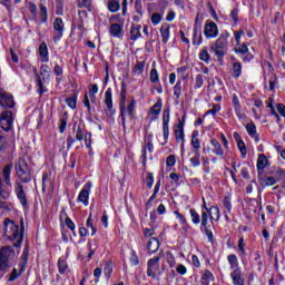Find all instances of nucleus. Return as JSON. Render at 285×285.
<instances>
[{
  "mask_svg": "<svg viewBox=\"0 0 285 285\" xmlns=\"http://www.w3.org/2000/svg\"><path fill=\"white\" fill-rule=\"evenodd\" d=\"M163 135H164L165 144H168V137L170 136V129L168 127V119L165 120V122L163 124Z\"/></svg>",
  "mask_w": 285,
  "mask_h": 285,
  "instance_id": "49",
  "label": "nucleus"
},
{
  "mask_svg": "<svg viewBox=\"0 0 285 285\" xmlns=\"http://www.w3.org/2000/svg\"><path fill=\"white\" fill-rule=\"evenodd\" d=\"M161 261V254L159 256H155L147 262V277H151V279H157L159 282V277H161V271L159 269V262Z\"/></svg>",
  "mask_w": 285,
  "mask_h": 285,
  "instance_id": "4",
  "label": "nucleus"
},
{
  "mask_svg": "<svg viewBox=\"0 0 285 285\" xmlns=\"http://www.w3.org/2000/svg\"><path fill=\"white\" fill-rule=\"evenodd\" d=\"M246 130L249 137H252V139H254L256 144H259V135L257 134V126H255V124L253 122H249L246 125Z\"/></svg>",
  "mask_w": 285,
  "mask_h": 285,
  "instance_id": "24",
  "label": "nucleus"
},
{
  "mask_svg": "<svg viewBox=\"0 0 285 285\" xmlns=\"http://www.w3.org/2000/svg\"><path fill=\"white\" fill-rule=\"evenodd\" d=\"M16 195L23 208L28 206V198L26 197V191L23 190V185L21 183H17Z\"/></svg>",
  "mask_w": 285,
  "mask_h": 285,
  "instance_id": "18",
  "label": "nucleus"
},
{
  "mask_svg": "<svg viewBox=\"0 0 285 285\" xmlns=\"http://www.w3.org/2000/svg\"><path fill=\"white\" fill-rule=\"evenodd\" d=\"M209 213H210V219H214L215 222H219L222 214L219 212V207H210L209 208Z\"/></svg>",
  "mask_w": 285,
  "mask_h": 285,
  "instance_id": "41",
  "label": "nucleus"
},
{
  "mask_svg": "<svg viewBox=\"0 0 285 285\" xmlns=\"http://www.w3.org/2000/svg\"><path fill=\"white\" fill-rule=\"evenodd\" d=\"M232 101L236 117H238V119H246V114L242 111V104H239V98L237 97V95H233Z\"/></svg>",
  "mask_w": 285,
  "mask_h": 285,
  "instance_id": "19",
  "label": "nucleus"
},
{
  "mask_svg": "<svg viewBox=\"0 0 285 285\" xmlns=\"http://www.w3.org/2000/svg\"><path fill=\"white\" fill-rule=\"evenodd\" d=\"M135 11L139 17H144V6L141 4V0L135 1Z\"/></svg>",
  "mask_w": 285,
  "mask_h": 285,
  "instance_id": "58",
  "label": "nucleus"
},
{
  "mask_svg": "<svg viewBox=\"0 0 285 285\" xmlns=\"http://www.w3.org/2000/svg\"><path fill=\"white\" fill-rule=\"evenodd\" d=\"M256 166H257L258 175H262V173H264V168L268 166V158H266V155L261 154L258 156Z\"/></svg>",
  "mask_w": 285,
  "mask_h": 285,
  "instance_id": "27",
  "label": "nucleus"
},
{
  "mask_svg": "<svg viewBox=\"0 0 285 285\" xmlns=\"http://www.w3.org/2000/svg\"><path fill=\"white\" fill-rule=\"evenodd\" d=\"M33 75H35V80H36L39 95H43V92H48V88L43 86V80L41 79V75H39V72L37 71V68H33Z\"/></svg>",
  "mask_w": 285,
  "mask_h": 285,
  "instance_id": "20",
  "label": "nucleus"
},
{
  "mask_svg": "<svg viewBox=\"0 0 285 285\" xmlns=\"http://www.w3.org/2000/svg\"><path fill=\"white\" fill-rule=\"evenodd\" d=\"M265 186H275L277 184V179L274 176H268L264 180Z\"/></svg>",
  "mask_w": 285,
  "mask_h": 285,
  "instance_id": "63",
  "label": "nucleus"
},
{
  "mask_svg": "<svg viewBox=\"0 0 285 285\" xmlns=\"http://www.w3.org/2000/svg\"><path fill=\"white\" fill-rule=\"evenodd\" d=\"M164 12L159 10V12H155L151 14V23L153 26H159V23H161V20L164 19Z\"/></svg>",
  "mask_w": 285,
  "mask_h": 285,
  "instance_id": "36",
  "label": "nucleus"
},
{
  "mask_svg": "<svg viewBox=\"0 0 285 285\" xmlns=\"http://www.w3.org/2000/svg\"><path fill=\"white\" fill-rule=\"evenodd\" d=\"M145 147L142 148V157L146 158V148L149 153H153V150H155V146H153V136H149L146 140H145Z\"/></svg>",
  "mask_w": 285,
  "mask_h": 285,
  "instance_id": "38",
  "label": "nucleus"
},
{
  "mask_svg": "<svg viewBox=\"0 0 285 285\" xmlns=\"http://www.w3.org/2000/svg\"><path fill=\"white\" fill-rule=\"evenodd\" d=\"M199 59L200 61H204V63H210L213 59L210 58V53L208 52V47H203V49L199 52Z\"/></svg>",
  "mask_w": 285,
  "mask_h": 285,
  "instance_id": "30",
  "label": "nucleus"
},
{
  "mask_svg": "<svg viewBox=\"0 0 285 285\" xmlns=\"http://www.w3.org/2000/svg\"><path fill=\"white\" fill-rule=\"evenodd\" d=\"M227 262L229 264L230 271H242V266H239V259L237 258V255L230 254L227 256Z\"/></svg>",
  "mask_w": 285,
  "mask_h": 285,
  "instance_id": "23",
  "label": "nucleus"
},
{
  "mask_svg": "<svg viewBox=\"0 0 285 285\" xmlns=\"http://www.w3.org/2000/svg\"><path fill=\"white\" fill-rule=\"evenodd\" d=\"M105 106L107 108V115L112 117L115 115V108L112 107V88H108L105 92Z\"/></svg>",
  "mask_w": 285,
  "mask_h": 285,
  "instance_id": "13",
  "label": "nucleus"
},
{
  "mask_svg": "<svg viewBox=\"0 0 285 285\" xmlns=\"http://www.w3.org/2000/svg\"><path fill=\"white\" fill-rule=\"evenodd\" d=\"M2 180L6 186L12 187V164H7L2 169Z\"/></svg>",
  "mask_w": 285,
  "mask_h": 285,
  "instance_id": "17",
  "label": "nucleus"
},
{
  "mask_svg": "<svg viewBox=\"0 0 285 285\" xmlns=\"http://www.w3.org/2000/svg\"><path fill=\"white\" fill-rule=\"evenodd\" d=\"M4 236L7 239L13 242V246L19 248V246H21V242H23V229L19 230L17 224L9 218L4 220Z\"/></svg>",
  "mask_w": 285,
  "mask_h": 285,
  "instance_id": "1",
  "label": "nucleus"
},
{
  "mask_svg": "<svg viewBox=\"0 0 285 285\" xmlns=\"http://www.w3.org/2000/svg\"><path fill=\"white\" fill-rule=\"evenodd\" d=\"M163 108L161 98L157 100V102L151 107V115H160Z\"/></svg>",
  "mask_w": 285,
  "mask_h": 285,
  "instance_id": "44",
  "label": "nucleus"
},
{
  "mask_svg": "<svg viewBox=\"0 0 285 285\" xmlns=\"http://www.w3.org/2000/svg\"><path fill=\"white\" fill-rule=\"evenodd\" d=\"M14 118L12 117V111L7 110L6 112L0 115V128L6 132L12 130V124Z\"/></svg>",
  "mask_w": 285,
  "mask_h": 285,
  "instance_id": "6",
  "label": "nucleus"
},
{
  "mask_svg": "<svg viewBox=\"0 0 285 285\" xmlns=\"http://www.w3.org/2000/svg\"><path fill=\"white\" fill-rule=\"evenodd\" d=\"M191 146H193L194 150H199L202 148L199 138H197V136H195V132L193 134V137H191Z\"/></svg>",
  "mask_w": 285,
  "mask_h": 285,
  "instance_id": "61",
  "label": "nucleus"
},
{
  "mask_svg": "<svg viewBox=\"0 0 285 285\" xmlns=\"http://www.w3.org/2000/svg\"><path fill=\"white\" fill-rule=\"evenodd\" d=\"M244 246V237H240L238 240V252L240 257H246V249Z\"/></svg>",
  "mask_w": 285,
  "mask_h": 285,
  "instance_id": "59",
  "label": "nucleus"
},
{
  "mask_svg": "<svg viewBox=\"0 0 285 285\" xmlns=\"http://www.w3.org/2000/svg\"><path fill=\"white\" fill-rule=\"evenodd\" d=\"M39 56H40V61L42 63H48L50 61V56L48 52V45L46 42H41L39 46Z\"/></svg>",
  "mask_w": 285,
  "mask_h": 285,
  "instance_id": "22",
  "label": "nucleus"
},
{
  "mask_svg": "<svg viewBox=\"0 0 285 285\" xmlns=\"http://www.w3.org/2000/svg\"><path fill=\"white\" fill-rule=\"evenodd\" d=\"M238 150L243 157V159H246V155L248 154V149L246 148V144L244 140H238L237 141Z\"/></svg>",
  "mask_w": 285,
  "mask_h": 285,
  "instance_id": "43",
  "label": "nucleus"
},
{
  "mask_svg": "<svg viewBox=\"0 0 285 285\" xmlns=\"http://www.w3.org/2000/svg\"><path fill=\"white\" fill-rule=\"evenodd\" d=\"M149 81L151 83H159V72H157V69L154 68L149 72Z\"/></svg>",
  "mask_w": 285,
  "mask_h": 285,
  "instance_id": "47",
  "label": "nucleus"
},
{
  "mask_svg": "<svg viewBox=\"0 0 285 285\" xmlns=\"http://www.w3.org/2000/svg\"><path fill=\"white\" fill-rule=\"evenodd\" d=\"M219 110H222V107L219 105H214L212 109L206 111V115H213V117H215Z\"/></svg>",
  "mask_w": 285,
  "mask_h": 285,
  "instance_id": "64",
  "label": "nucleus"
},
{
  "mask_svg": "<svg viewBox=\"0 0 285 285\" xmlns=\"http://www.w3.org/2000/svg\"><path fill=\"white\" fill-rule=\"evenodd\" d=\"M141 26L131 27L130 29V40L137 41V39H140L141 37Z\"/></svg>",
  "mask_w": 285,
  "mask_h": 285,
  "instance_id": "34",
  "label": "nucleus"
},
{
  "mask_svg": "<svg viewBox=\"0 0 285 285\" xmlns=\"http://www.w3.org/2000/svg\"><path fill=\"white\" fill-rule=\"evenodd\" d=\"M14 170L17 177H19L20 181L23 184H28L32 181V171L30 170V166L23 158H19V160L14 165Z\"/></svg>",
  "mask_w": 285,
  "mask_h": 285,
  "instance_id": "3",
  "label": "nucleus"
},
{
  "mask_svg": "<svg viewBox=\"0 0 285 285\" xmlns=\"http://www.w3.org/2000/svg\"><path fill=\"white\" fill-rule=\"evenodd\" d=\"M155 184V177L153 176V173H148L146 177V186L147 188H153V185Z\"/></svg>",
  "mask_w": 285,
  "mask_h": 285,
  "instance_id": "62",
  "label": "nucleus"
},
{
  "mask_svg": "<svg viewBox=\"0 0 285 285\" xmlns=\"http://www.w3.org/2000/svg\"><path fill=\"white\" fill-rule=\"evenodd\" d=\"M121 102H120V117L124 130H126V85H122L120 92Z\"/></svg>",
  "mask_w": 285,
  "mask_h": 285,
  "instance_id": "14",
  "label": "nucleus"
},
{
  "mask_svg": "<svg viewBox=\"0 0 285 285\" xmlns=\"http://www.w3.org/2000/svg\"><path fill=\"white\" fill-rule=\"evenodd\" d=\"M14 250L11 246L2 247L0 250V269L8 268V259L13 257Z\"/></svg>",
  "mask_w": 285,
  "mask_h": 285,
  "instance_id": "7",
  "label": "nucleus"
},
{
  "mask_svg": "<svg viewBox=\"0 0 285 285\" xmlns=\"http://www.w3.org/2000/svg\"><path fill=\"white\" fill-rule=\"evenodd\" d=\"M6 108H14V98L3 89H0V116L8 111Z\"/></svg>",
  "mask_w": 285,
  "mask_h": 285,
  "instance_id": "5",
  "label": "nucleus"
},
{
  "mask_svg": "<svg viewBox=\"0 0 285 285\" xmlns=\"http://www.w3.org/2000/svg\"><path fill=\"white\" fill-rule=\"evenodd\" d=\"M39 8H40L39 14H40L41 22L48 23V8L43 3H40Z\"/></svg>",
  "mask_w": 285,
  "mask_h": 285,
  "instance_id": "39",
  "label": "nucleus"
},
{
  "mask_svg": "<svg viewBox=\"0 0 285 285\" xmlns=\"http://www.w3.org/2000/svg\"><path fill=\"white\" fill-rule=\"evenodd\" d=\"M147 250L150 255L159 250V239H157V237L149 238L147 243Z\"/></svg>",
  "mask_w": 285,
  "mask_h": 285,
  "instance_id": "25",
  "label": "nucleus"
},
{
  "mask_svg": "<svg viewBox=\"0 0 285 285\" xmlns=\"http://www.w3.org/2000/svg\"><path fill=\"white\" fill-rule=\"evenodd\" d=\"M223 206L225 208V213H230L233 210V204L230 203V196H225L223 199Z\"/></svg>",
  "mask_w": 285,
  "mask_h": 285,
  "instance_id": "50",
  "label": "nucleus"
},
{
  "mask_svg": "<svg viewBox=\"0 0 285 285\" xmlns=\"http://www.w3.org/2000/svg\"><path fill=\"white\" fill-rule=\"evenodd\" d=\"M230 61H232V77L234 79H239V77H242V70H243L242 62H239V60H237L235 56L230 57Z\"/></svg>",
  "mask_w": 285,
  "mask_h": 285,
  "instance_id": "15",
  "label": "nucleus"
},
{
  "mask_svg": "<svg viewBox=\"0 0 285 285\" xmlns=\"http://www.w3.org/2000/svg\"><path fill=\"white\" fill-rule=\"evenodd\" d=\"M66 104L67 106H69V108L75 110V108H77V96L72 95L69 98H67Z\"/></svg>",
  "mask_w": 285,
  "mask_h": 285,
  "instance_id": "51",
  "label": "nucleus"
},
{
  "mask_svg": "<svg viewBox=\"0 0 285 285\" xmlns=\"http://www.w3.org/2000/svg\"><path fill=\"white\" fill-rule=\"evenodd\" d=\"M90 190H92V183L87 181L78 195V202L88 206V199H90Z\"/></svg>",
  "mask_w": 285,
  "mask_h": 285,
  "instance_id": "10",
  "label": "nucleus"
},
{
  "mask_svg": "<svg viewBox=\"0 0 285 285\" xmlns=\"http://www.w3.org/2000/svg\"><path fill=\"white\" fill-rule=\"evenodd\" d=\"M72 130L76 135V139L77 141H81L83 139V137L86 136V134H83V128H81V125L75 124L72 127Z\"/></svg>",
  "mask_w": 285,
  "mask_h": 285,
  "instance_id": "35",
  "label": "nucleus"
},
{
  "mask_svg": "<svg viewBox=\"0 0 285 285\" xmlns=\"http://www.w3.org/2000/svg\"><path fill=\"white\" fill-rule=\"evenodd\" d=\"M109 32L111 35V37H121V32H124V28H121V24L119 23H112L110 26Z\"/></svg>",
  "mask_w": 285,
  "mask_h": 285,
  "instance_id": "31",
  "label": "nucleus"
},
{
  "mask_svg": "<svg viewBox=\"0 0 285 285\" xmlns=\"http://www.w3.org/2000/svg\"><path fill=\"white\" fill-rule=\"evenodd\" d=\"M271 175H273L276 181H282L285 179V169L276 168L274 171H271Z\"/></svg>",
  "mask_w": 285,
  "mask_h": 285,
  "instance_id": "37",
  "label": "nucleus"
},
{
  "mask_svg": "<svg viewBox=\"0 0 285 285\" xmlns=\"http://www.w3.org/2000/svg\"><path fill=\"white\" fill-rule=\"evenodd\" d=\"M189 215H190L191 222H193V224H195V226H199V224H202V217L199 216V213H197V210L191 208L189 210Z\"/></svg>",
  "mask_w": 285,
  "mask_h": 285,
  "instance_id": "40",
  "label": "nucleus"
},
{
  "mask_svg": "<svg viewBox=\"0 0 285 285\" xmlns=\"http://www.w3.org/2000/svg\"><path fill=\"white\" fill-rule=\"evenodd\" d=\"M229 276H230L233 285H245L246 284V279L244 278V274L242 273V269L232 271Z\"/></svg>",
  "mask_w": 285,
  "mask_h": 285,
  "instance_id": "16",
  "label": "nucleus"
},
{
  "mask_svg": "<svg viewBox=\"0 0 285 285\" xmlns=\"http://www.w3.org/2000/svg\"><path fill=\"white\" fill-rule=\"evenodd\" d=\"M104 274L106 279H110V276L112 275V263H106Z\"/></svg>",
  "mask_w": 285,
  "mask_h": 285,
  "instance_id": "55",
  "label": "nucleus"
},
{
  "mask_svg": "<svg viewBox=\"0 0 285 285\" xmlns=\"http://www.w3.org/2000/svg\"><path fill=\"white\" fill-rule=\"evenodd\" d=\"M53 30H55V36H53V41L57 42L63 37V30H65V24H63V19L61 18H56L53 20Z\"/></svg>",
  "mask_w": 285,
  "mask_h": 285,
  "instance_id": "12",
  "label": "nucleus"
},
{
  "mask_svg": "<svg viewBox=\"0 0 285 285\" xmlns=\"http://www.w3.org/2000/svg\"><path fill=\"white\" fill-rule=\"evenodd\" d=\"M203 86H204V76L197 75L196 78H195L194 88L196 90H199V88H202Z\"/></svg>",
  "mask_w": 285,
  "mask_h": 285,
  "instance_id": "57",
  "label": "nucleus"
},
{
  "mask_svg": "<svg viewBox=\"0 0 285 285\" xmlns=\"http://www.w3.org/2000/svg\"><path fill=\"white\" fill-rule=\"evenodd\" d=\"M26 271V265H20V269L17 271V268H13L10 276L9 282H14V279H19L21 277V274Z\"/></svg>",
  "mask_w": 285,
  "mask_h": 285,
  "instance_id": "33",
  "label": "nucleus"
},
{
  "mask_svg": "<svg viewBox=\"0 0 285 285\" xmlns=\"http://www.w3.org/2000/svg\"><path fill=\"white\" fill-rule=\"evenodd\" d=\"M52 72V69L48 65H41L40 66V77H42V86L43 83H50V75Z\"/></svg>",
  "mask_w": 285,
  "mask_h": 285,
  "instance_id": "21",
  "label": "nucleus"
},
{
  "mask_svg": "<svg viewBox=\"0 0 285 285\" xmlns=\"http://www.w3.org/2000/svg\"><path fill=\"white\" fill-rule=\"evenodd\" d=\"M160 35L164 43H168V39H170V26L163 24L160 28Z\"/></svg>",
  "mask_w": 285,
  "mask_h": 285,
  "instance_id": "32",
  "label": "nucleus"
},
{
  "mask_svg": "<svg viewBox=\"0 0 285 285\" xmlns=\"http://www.w3.org/2000/svg\"><path fill=\"white\" fill-rule=\"evenodd\" d=\"M185 125H186V120L183 117V119L178 121V124L175 126V129H174L176 141H177V144L181 142V146H184V142H185V138H184L185 137V135H184V126Z\"/></svg>",
  "mask_w": 285,
  "mask_h": 285,
  "instance_id": "11",
  "label": "nucleus"
},
{
  "mask_svg": "<svg viewBox=\"0 0 285 285\" xmlns=\"http://www.w3.org/2000/svg\"><path fill=\"white\" fill-rule=\"evenodd\" d=\"M193 45L202 46V36L197 37V27H194L193 30Z\"/></svg>",
  "mask_w": 285,
  "mask_h": 285,
  "instance_id": "56",
  "label": "nucleus"
},
{
  "mask_svg": "<svg viewBox=\"0 0 285 285\" xmlns=\"http://www.w3.org/2000/svg\"><path fill=\"white\" fill-rule=\"evenodd\" d=\"M166 262L169 264V268H175V264H177V262L175 261V255H173V252H166Z\"/></svg>",
  "mask_w": 285,
  "mask_h": 285,
  "instance_id": "46",
  "label": "nucleus"
},
{
  "mask_svg": "<svg viewBox=\"0 0 285 285\" xmlns=\"http://www.w3.org/2000/svg\"><path fill=\"white\" fill-rule=\"evenodd\" d=\"M57 266L60 275H65L66 271H68V263L63 258L58 259Z\"/></svg>",
  "mask_w": 285,
  "mask_h": 285,
  "instance_id": "42",
  "label": "nucleus"
},
{
  "mask_svg": "<svg viewBox=\"0 0 285 285\" xmlns=\"http://www.w3.org/2000/svg\"><path fill=\"white\" fill-rule=\"evenodd\" d=\"M210 145L213 146V150H212V153L214 154V155H216L217 157H224V149L222 148V144H219V140H217V139H212L210 140Z\"/></svg>",
  "mask_w": 285,
  "mask_h": 285,
  "instance_id": "26",
  "label": "nucleus"
},
{
  "mask_svg": "<svg viewBox=\"0 0 285 285\" xmlns=\"http://www.w3.org/2000/svg\"><path fill=\"white\" fill-rule=\"evenodd\" d=\"M107 10L109 12H119L121 10V4L119 3V0H107Z\"/></svg>",
  "mask_w": 285,
  "mask_h": 285,
  "instance_id": "29",
  "label": "nucleus"
},
{
  "mask_svg": "<svg viewBox=\"0 0 285 285\" xmlns=\"http://www.w3.org/2000/svg\"><path fill=\"white\" fill-rule=\"evenodd\" d=\"M27 8L29 12L37 19V4L32 1L27 2Z\"/></svg>",
  "mask_w": 285,
  "mask_h": 285,
  "instance_id": "54",
  "label": "nucleus"
},
{
  "mask_svg": "<svg viewBox=\"0 0 285 285\" xmlns=\"http://www.w3.org/2000/svg\"><path fill=\"white\" fill-rule=\"evenodd\" d=\"M200 228L206 230L208 228V212H202V225Z\"/></svg>",
  "mask_w": 285,
  "mask_h": 285,
  "instance_id": "53",
  "label": "nucleus"
},
{
  "mask_svg": "<svg viewBox=\"0 0 285 285\" xmlns=\"http://www.w3.org/2000/svg\"><path fill=\"white\" fill-rule=\"evenodd\" d=\"M174 97L176 99L181 98V80H177L176 85L174 86Z\"/></svg>",
  "mask_w": 285,
  "mask_h": 285,
  "instance_id": "48",
  "label": "nucleus"
},
{
  "mask_svg": "<svg viewBox=\"0 0 285 285\" xmlns=\"http://www.w3.org/2000/svg\"><path fill=\"white\" fill-rule=\"evenodd\" d=\"M235 52L240 55V59H243L245 62L253 61V59H255V56L248 51L247 43H238L235 48Z\"/></svg>",
  "mask_w": 285,
  "mask_h": 285,
  "instance_id": "9",
  "label": "nucleus"
},
{
  "mask_svg": "<svg viewBox=\"0 0 285 285\" xmlns=\"http://www.w3.org/2000/svg\"><path fill=\"white\" fill-rule=\"evenodd\" d=\"M228 37H230V33L228 31H223L210 47L212 52L215 53L218 60L224 59L226 52H228Z\"/></svg>",
  "mask_w": 285,
  "mask_h": 285,
  "instance_id": "2",
  "label": "nucleus"
},
{
  "mask_svg": "<svg viewBox=\"0 0 285 285\" xmlns=\"http://www.w3.org/2000/svg\"><path fill=\"white\" fill-rule=\"evenodd\" d=\"M144 68H146V62L137 61V63L134 67L135 75H144Z\"/></svg>",
  "mask_w": 285,
  "mask_h": 285,
  "instance_id": "45",
  "label": "nucleus"
},
{
  "mask_svg": "<svg viewBox=\"0 0 285 285\" xmlns=\"http://www.w3.org/2000/svg\"><path fill=\"white\" fill-rule=\"evenodd\" d=\"M204 35L206 39H215L219 35V28L217 23L207 20L204 27Z\"/></svg>",
  "mask_w": 285,
  "mask_h": 285,
  "instance_id": "8",
  "label": "nucleus"
},
{
  "mask_svg": "<svg viewBox=\"0 0 285 285\" xmlns=\"http://www.w3.org/2000/svg\"><path fill=\"white\" fill-rule=\"evenodd\" d=\"M137 106V101L132 99L127 107V112L130 117H135V107Z\"/></svg>",
  "mask_w": 285,
  "mask_h": 285,
  "instance_id": "60",
  "label": "nucleus"
},
{
  "mask_svg": "<svg viewBox=\"0 0 285 285\" xmlns=\"http://www.w3.org/2000/svg\"><path fill=\"white\" fill-rule=\"evenodd\" d=\"M202 279L206 282H215V275H213L210 269H206L202 276Z\"/></svg>",
  "mask_w": 285,
  "mask_h": 285,
  "instance_id": "52",
  "label": "nucleus"
},
{
  "mask_svg": "<svg viewBox=\"0 0 285 285\" xmlns=\"http://www.w3.org/2000/svg\"><path fill=\"white\" fill-rule=\"evenodd\" d=\"M193 168H199L202 166V154L199 150H193V157L189 159Z\"/></svg>",
  "mask_w": 285,
  "mask_h": 285,
  "instance_id": "28",
  "label": "nucleus"
}]
</instances>
